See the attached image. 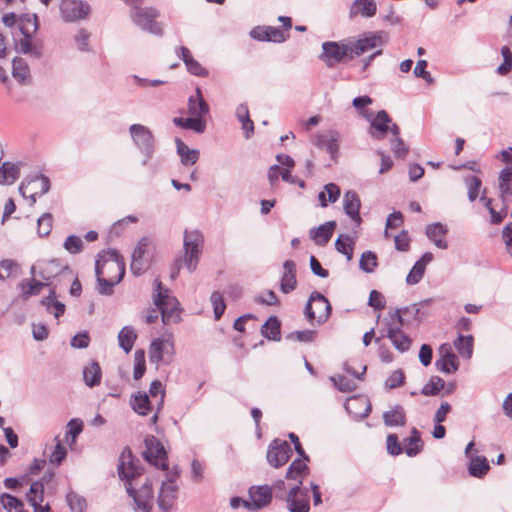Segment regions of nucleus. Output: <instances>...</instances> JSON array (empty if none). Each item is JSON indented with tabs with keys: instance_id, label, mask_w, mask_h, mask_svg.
Returning a JSON list of instances; mask_svg holds the SVG:
<instances>
[{
	"instance_id": "obj_40",
	"label": "nucleus",
	"mask_w": 512,
	"mask_h": 512,
	"mask_svg": "<svg viewBox=\"0 0 512 512\" xmlns=\"http://www.w3.org/2000/svg\"><path fill=\"white\" fill-rule=\"evenodd\" d=\"M41 304L45 306L47 312L54 314L56 318L65 312V305L56 298V286L50 289L49 295L41 300Z\"/></svg>"
},
{
	"instance_id": "obj_64",
	"label": "nucleus",
	"mask_w": 512,
	"mask_h": 512,
	"mask_svg": "<svg viewBox=\"0 0 512 512\" xmlns=\"http://www.w3.org/2000/svg\"><path fill=\"white\" fill-rule=\"evenodd\" d=\"M52 229V215L49 213L43 214L37 222V232L39 236H47Z\"/></svg>"
},
{
	"instance_id": "obj_49",
	"label": "nucleus",
	"mask_w": 512,
	"mask_h": 512,
	"mask_svg": "<svg viewBox=\"0 0 512 512\" xmlns=\"http://www.w3.org/2000/svg\"><path fill=\"white\" fill-rule=\"evenodd\" d=\"M490 469L488 460L483 456L473 457L469 464V473L473 477L482 478Z\"/></svg>"
},
{
	"instance_id": "obj_33",
	"label": "nucleus",
	"mask_w": 512,
	"mask_h": 512,
	"mask_svg": "<svg viewBox=\"0 0 512 512\" xmlns=\"http://www.w3.org/2000/svg\"><path fill=\"white\" fill-rule=\"evenodd\" d=\"M132 409L139 415L146 416L152 412L155 404L150 400L149 395L145 392H138L133 395L130 400Z\"/></svg>"
},
{
	"instance_id": "obj_48",
	"label": "nucleus",
	"mask_w": 512,
	"mask_h": 512,
	"mask_svg": "<svg viewBox=\"0 0 512 512\" xmlns=\"http://www.w3.org/2000/svg\"><path fill=\"white\" fill-rule=\"evenodd\" d=\"M383 420L386 426H403L405 424V413L400 405L386 411L383 414Z\"/></svg>"
},
{
	"instance_id": "obj_61",
	"label": "nucleus",
	"mask_w": 512,
	"mask_h": 512,
	"mask_svg": "<svg viewBox=\"0 0 512 512\" xmlns=\"http://www.w3.org/2000/svg\"><path fill=\"white\" fill-rule=\"evenodd\" d=\"M19 265L13 260H3L0 263V280L17 274Z\"/></svg>"
},
{
	"instance_id": "obj_15",
	"label": "nucleus",
	"mask_w": 512,
	"mask_h": 512,
	"mask_svg": "<svg viewBox=\"0 0 512 512\" xmlns=\"http://www.w3.org/2000/svg\"><path fill=\"white\" fill-rule=\"evenodd\" d=\"M178 485L175 479L167 477L161 482L158 496L157 505L162 512H170L176 507L178 499Z\"/></svg>"
},
{
	"instance_id": "obj_19",
	"label": "nucleus",
	"mask_w": 512,
	"mask_h": 512,
	"mask_svg": "<svg viewBox=\"0 0 512 512\" xmlns=\"http://www.w3.org/2000/svg\"><path fill=\"white\" fill-rule=\"evenodd\" d=\"M292 454V448L287 441L276 439L269 445L266 458L272 467L279 468L289 461Z\"/></svg>"
},
{
	"instance_id": "obj_13",
	"label": "nucleus",
	"mask_w": 512,
	"mask_h": 512,
	"mask_svg": "<svg viewBox=\"0 0 512 512\" xmlns=\"http://www.w3.org/2000/svg\"><path fill=\"white\" fill-rule=\"evenodd\" d=\"M361 114L370 121L371 129L370 134L375 139H382L386 136L388 131H391L393 136H397L400 133V129L397 124H392V120L386 111L381 110L375 116L370 113L366 114L365 111Z\"/></svg>"
},
{
	"instance_id": "obj_44",
	"label": "nucleus",
	"mask_w": 512,
	"mask_h": 512,
	"mask_svg": "<svg viewBox=\"0 0 512 512\" xmlns=\"http://www.w3.org/2000/svg\"><path fill=\"white\" fill-rule=\"evenodd\" d=\"M305 461L306 460L304 458L295 459L288 467L286 478L298 480L299 484H302V478L308 471V466Z\"/></svg>"
},
{
	"instance_id": "obj_56",
	"label": "nucleus",
	"mask_w": 512,
	"mask_h": 512,
	"mask_svg": "<svg viewBox=\"0 0 512 512\" xmlns=\"http://www.w3.org/2000/svg\"><path fill=\"white\" fill-rule=\"evenodd\" d=\"M336 250L344 254L347 260H351L353 256L352 240L348 235L340 236L335 242Z\"/></svg>"
},
{
	"instance_id": "obj_6",
	"label": "nucleus",
	"mask_w": 512,
	"mask_h": 512,
	"mask_svg": "<svg viewBox=\"0 0 512 512\" xmlns=\"http://www.w3.org/2000/svg\"><path fill=\"white\" fill-rule=\"evenodd\" d=\"M128 495L134 500L137 512H151L153 508V479L145 476L141 482L126 485Z\"/></svg>"
},
{
	"instance_id": "obj_10",
	"label": "nucleus",
	"mask_w": 512,
	"mask_h": 512,
	"mask_svg": "<svg viewBox=\"0 0 512 512\" xmlns=\"http://www.w3.org/2000/svg\"><path fill=\"white\" fill-rule=\"evenodd\" d=\"M304 313L311 324L317 323L320 325L329 318L331 305L325 296L314 291L310 294Z\"/></svg>"
},
{
	"instance_id": "obj_24",
	"label": "nucleus",
	"mask_w": 512,
	"mask_h": 512,
	"mask_svg": "<svg viewBox=\"0 0 512 512\" xmlns=\"http://www.w3.org/2000/svg\"><path fill=\"white\" fill-rule=\"evenodd\" d=\"M250 36L257 41L282 43L286 40L284 33L272 26H257L250 31Z\"/></svg>"
},
{
	"instance_id": "obj_53",
	"label": "nucleus",
	"mask_w": 512,
	"mask_h": 512,
	"mask_svg": "<svg viewBox=\"0 0 512 512\" xmlns=\"http://www.w3.org/2000/svg\"><path fill=\"white\" fill-rule=\"evenodd\" d=\"M66 500L72 512H85L87 509L86 499L75 492L68 493Z\"/></svg>"
},
{
	"instance_id": "obj_39",
	"label": "nucleus",
	"mask_w": 512,
	"mask_h": 512,
	"mask_svg": "<svg viewBox=\"0 0 512 512\" xmlns=\"http://www.w3.org/2000/svg\"><path fill=\"white\" fill-rule=\"evenodd\" d=\"M177 154L180 156L181 163L184 166L194 165L199 159V151L190 149L182 140L176 139Z\"/></svg>"
},
{
	"instance_id": "obj_25",
	"label": "nucleus",
	"mask_w": 512,
	"mask_h": 512,
	"mask_svg": "<svg viewBox=\"0 0 512 512\" xmlns=\"http://www.w3.org/2000/svg\"><path fill=\"white\" fill-rule=\"evenodd\" d=\"M377 13V4L375 0H354L349 9L351 19L361 16L363 18H372Z\"/></svg>"
},
{
	"instance_id": "obj_47",
	"label": "nucleus",
	"mask_w": 512,
	"mask_h": 512,
	"mask_svg": "<svg viewBox=\"0 0 512 512\" xmlns=\"http://www.w3.org/2000/svg\"><path fill=\"white\" fill-rule=\"evenodd\" d=\"M453 346L456 348L461 357L470 359L473 354V337L471 335H459L454 341Z\"/></svg>"
},
{
	"instance_id": "obj_41",
	"label": "nucleus",
	"mask_w": 512,
	"mask_h": 512,
	"mask_svg": "<svg viewBox=\"0 0 512 512\" xmlns=\"http://www.w3.org/2000/svg\"><path fill=\"white\" fill-rule=\"evenodd\" d=\"M173 123L181 128L192 130L196 133H203L206 129V121L204 118L191 116L188 118L176 117Z\"/></svg>"
},
{
	"instance_id": "obj_2",
	"label": "nucleus",
	"mask_w": 512,
	"mask_h": 512,
	"mask_svg": "<svg viewBox=\"0 0 512 512\" xmlns=\"http://www.w3.org/2000/svg\"><path fill=\"white\" fill-rule=\"evenodd\" d=\"M20 38L14 37L15 49L18 53L39 59L43 55V44L35 39L38 30L37 16L24 14L19 20Z\"/></svg>"
},
{
	"instance_id": "obj_37",
	"label": "nucleus",
	"mask_w": 512,
	"mask_h": 512,
	"mask_svg": "<svg viewBox=\"0 0 512 512\" xmlns=\"http://www.w3.org/2000/svg\"><path fill=\"white\" fill-rule=\"evenodd\" d=\"M335 227V222L330 221L325 224L320 225L317 228H313L310 230V238L317 244V245H325L330 240L333 230Z\"/></svg>"
},
{
	"instance_id": "obj_52",
	"label": "nucleus",
	"mask_w": 512,
	"mask_h": 512,
	"mask_svg": "<svg viewBox=\"0 0 512 512\" xmlns=\"http://www.w3.org/2000/svg\"><path fill=\"white\" fill-rule=\"evenodd\" d=\"M444 388H445V381L438 376H433L423 386L421 393L425 396H433V395H437Z\"/></svg>"
},
{
	"instance_id": "obj_51",
	"label": "nucleus",
	"mask_w": 512,
	"mask_h": 512,
	"mask_svg": "<svg viewBox=\"0 0 512 512\" xmlns=\"http://www.w3.org/2000/svg\"><path fill=\"white\" fill-rule=\"evenodd\" d=\"M422 449L420 434L416 428L412 429L411 436L405 444V453L412 457L417 455Z\"/></svg>"
},
{
	"instance_id": "obj_31",
	"label": "nucleus",
	"mask_w": 512,
	"mask_h": 512,
	"mask_svg": "<svg viewBox=\"0 0 512 512\" xmlns=\"http://www.w3.org/2000/svg\"><path fill=\"white\" fill-rule=\"evenodd\" d=\"M53 444L46 446L44 455L51 464L60 465L67 455V449L62 445L58 436L53 439Z\"/></svg>"
},
{
	"instance_id": "obj_18",
	"label": "nucleus",
	"mask_w": 512,
	"mask_h": 512,
	"mask_svg": "<svg viewBox=\"0 0 512 512\" xmlns=\"http://www.w3.org/2000/svg\"><path fill=\"white\" fill-rule=\"evenodd\" d=\"M118 474L120 478L124 481L125 486L128 483L141 482V479L144 478L141 469L135 465L134 459L129 450L127 451V453L126 451H123L122 454L120 455L118 464Z\"/></svg>"
},
{
	"instance_id": "obj_12",
	"label": "nucleus",
	"mask_w": 512,
	"mask_h": 512,
	"mask_svg": "<svg viewBox=\"0 0 512 512\" xmlns=\"http://www.w3.org/2000/svg\"><path fill=\"white\" fill-rule=\"evenodd\" d=\"M158 16V11L153 8L139 7L131 10V19L135 25L140 27L143 31L156 36H162V26L156 21Z\"/></svg>"
},
{
	"instance_id": "obj_42",
	"label": "nucleus",
	"mask_w": 512,
	"mask_h": 512,
	"mask_svg": "<svg viewBox=\"0 0 512 512\" xmlns=\"http://www.w3.org/2000/svg\"><path fill=\"white\" fill-rule=\"evenodd\" d=\"M137 339V333L132 326H124L118 334L119 346L125 353H129Z\"/></svg>"
},
{
	"instance_id": "obj_46",
	"label": "nucleus",
	"mask_w": 512,
	"mask_h": 512,
	"mask_svg": "<svg viewBox=\"0 0 512 512\" xmlns=\"http://www.w3.org/2000/svg\"><path fill=\"white\" fill-rule=\"evenodd\" d=\"M262 335L273 341H279L281 337L280 322L276 316H271L262 326Z\"/></svg>"
},
{
	"instance_id": "obj_21",
	"label": "nucleus",
	"mask_w": 512,
	"mask_h": 512,
	"mask_svg": "<svg viewBox=\"0 0 512 512\" xmlns=\"http://www.w3.org/2000/svg\"><path fill=\"white\" fill-rule=\"evenodd\" d=\"M436 368L446 374H452L459 368L458 358L453 352V346L444 343L439 347L438 359L435 362Z\"/></svg>"
},
{
	"instance_id": "obj_22",
	"label": "nucleus",
	"mask_w": 512,
	"mask_h": 512,
	"mask_svg": "<svg viewBox=\"0 0 512 512\" xmlns=\"http://www.w3.org/2000/svg\"><path fill=\"white\" fill-rule=\"evenodd\" d=\"M287 509L290 512H309L310 496L307 489L300 486L292 487L286 497Z\"/></svg>"
},
{
	"instance_id": "obj_11",
	"label": "nucleus",
	"mask_w": 512,
	"mask_h": 512,
	"mask_svg": "<svg viewBox=\"0 0 512 512\" xmlns=\"http://www.w3.org/2000/svg\"><path fill=\"white\" fill-rule=\"evenodd\" d=\"M387 41V34L383 31L368 32L359 39H348L351 49V58L353 59L369 50L382 47Z\"/></svg>"
},
{
	"instance_id": "obj_55",
	"label": "nucleus",
	"mask_w": 512,
	"mask_h": 512,
	"mask_svg": "<svg viewBox=\"0 0 512 512\" xmlns=\"http://www.w3.org/2000/svg\"><path fill=\"white\" fill-rule=\"evenodd\" d=\"M377 256L372 251H366L361 255L359 266L366 273H372L377 267Z\"/></svg>"
},
{
	"instance_id": "obj_17",
	"label": "nucleus",
	"mask_w": 512,
	"mask_h": 512,
	"mask_svg": "<svg viewBox=\"0 0 512 512\" xmlns=\"http://www.w3.org/2000/svg\"><path fill=\"white\" fill-rule=\"evenodd\" d=\"M146 450L143 455L147 462L154 466L166 470L168 468L167 454L164 446L154 436L145 439Z\"/></svg>"
},
{
	"instance_id": "obj_3",
	"label": "nucleus",
	"mask_w": 512,
	"mask_h": 512,
	"mask_svg": "<svg viewBox=\"0 0 512 512\" xmlns=\"http://www.w3.org/2000/svg\"><path fill=\"white\" fill-rule=\"evenodd\" d=\"M153 303L161 313L165 325L175 324L181 320V308L177 298L170 289L165 288L159 279L153 282Z\"/></svg>"
},
{
	"instance_id": "obj_8",
	"label": "nucleus",
	"mask_w": 512,
	"mask_h": 512,
	"mask_svg": "<svg viewBox=\"0 0 512 512\" xmlns=\"http://www.w3.org/2000/svg\"><path fill=\"white\" fill-rule=\"evenodd\" d=\"M149 359L151 363L169 365L175 355L174 338L171 333L152 340L149 346Z\"/></svg>"
},
{
	"instance_id": "obj_50",
	"label": "nucleus",
	"mask_w": 512,
	"mask_h": 512,
	"mask_svg": "<svg viewBox=\"0 0 512 512\" xmlns=\"http://www.w3.org/2000/svg\"><path fill=\"white\" fill-rule=\"evenodd\" d=\"M330 381L334 386L343 393H349L357 388L355 379H350L344 375H334L330 377Z\"/></svg>"
},
{
	"instance_id": "obj_20",
	"label": "nucleus",
	"mask_w": 512,
	"mask_h": 512,
	"mask_svg": "<svg viewBox=\"0 0 512 512\" xmlns=\"http://www.w3.org/2000/svg\"><path fill=\"white\" fill-rule=\"evenodd\" d=\"M89 12V5L81 0H62L60 4V13L62 19L66 22L84 19Z\"/></svg>"
},
{
	"instance_id": "obj_32",
	"label": "nucleus",
	"mask_w": 512,
	"mask_h": 512,
	"mask_svg": "<svg viewBox=\"0 0 512 512\" xmlns=\"http://www.w3.org/2000/svg\"><path fill=\"white\" fill-rule=\"evenodd\" d=\"M338 141L339 133L336 131H328L316 137L315 145L325 148L332 157H335L339 149Z\"/></svg>"
},
{
	"instance_id": "obj_59",
	"label": "nucleus",
	"mask_w": 512,
	"mask_h": 512,
	"mask_svg": "<svg viewBox=\"0 0 512 512\" xmlns=\"http://www.w3.org/2000/svg\"><path fill=\"white\" fill-rule=\"evenodd\" d=\"M316 337L314 330L293 331L286 336L287 340L298 341L304 343L312 342Z\"/></svg>"
},
{
	"instance_id": "obj_60",
	"label": "nucleus",
	"mask_w": 512,
	"mask_h": 512,
	"mask_svg": "<svg viewBox=\"0 0 512 512\" xmlns=\"http://www.w3.org/2000/svg\"><path fill=\"white\" fill-rule=\"evenodd\" d=\"M501 54L503 56V63L497 68V72L500 75H506L512 69V52L509 46H503L501 48Z\"/></svg>"
},
{
	"instance_id": "obj_16",
	"label": "nucleus",
	"mask_w": 512,
	"mask_h": 512,
	"mask_svg": "<svg viewBox=\"0 0 512 512\" xmlns=\"http://www.w3.org/2000/svg\"><path fill=\"white\" fill-rule=\"evenodd\" d=\"M49 188L50 181L48 177L36 175L30 180L22 182L19 192L24 198L30 199V204L33 205L36 202V197L47 193Z\"/></svg>"
},
{
	"instance_id": "obj_63",
	"label": "nucleus",
	"mask_w": 512,
	"mask_h": 512,
	"mask_svg": "<svg viewBox=\"0 0 512 512\" xmlns=\"http://www.w3.org/2000/svg\"><path fill=\"white\" fill-rule=\"evenodd\" d=\"M0 501L5 510H8V511H12L13 509H15L16 511L23 510L22 509L23 503L18 498L14 497L10 494L3 493L0 497Z\"/></svg>"
},
{
	"instance_id": "obj_62",
	"label": "nucleus",
	"mask_w": 512,
	"mask_h": 512,
	"mask_svg": "<svg viewBox=\"0 0 512 512\" xmlns=\"http://www.w3.org/2000/svg\"><path fill=\"white\" fill-rule=\"evenodd\" d=\"M465 183L468 188V198L470 201H475L479 195V190L481 187V180L475 176H469L465 179Z\"/></svg>"
},
{
	"instance_id": "obj_45",
	"label": "nucleus",
	"mask_w": 512,
	"mask_h": 512,
	"mask_svg": "<svg viewBox=\"0 0 512 512\" xmlns=\"http://www.w3.org/2000/svg\"><path fill=\"white\" fill-rule=\"evenodd\" d=\"M340 197V188L334 183H328L324 186L323 191L318 195V200L322 207H326L329 203H335Z\"/></svg>"
},
{
	"instance_id": "obj_9",
	"label": "nucleus",
	"mask_w": 512,
	"mask_h": 512,
	"mask_svg": "<svg viewBox=\"0 0 512 512\" xmlns=\"http://www.w3.org/2000/svg\"><path fill=\"white\" fill-rule=\"evenodd\" d=\"M129 134L133 143L144 155L142 165L146 166L155 151V138L152 131L145 125L132 124L129 127Z\"/></svg>"
},
{
	"instance_id": "obj_1",
	"label": "nucleus",
	"mask_w": 512,
	"mask_h": 512,
	"mask_svg": "<svg viewBox=\"0 0 512 512\" xmlns=\"http://www.w3.org/2000/svg\"><path fill=\"white\" fill-rule=\"evenodd\" d=\"M95 273L98 282V292L102 295L112 294L125 274V262L117 250L108 249L98 254Z\"/></svg>"
},
{
	"instance_id": "obj_27",
	"label": "nucleus",
	"mask_w": 512,
	"mask_h": 512,
	"mask_svg": "<svg viewBox=\"0 0 512 512\" xmlns=\"http://www.w3.org/2000/svg\"><path fill=\"white\" fill-rule=\"evenodd\" d=\"M361 207V202L358 194L349 190L344 194L343 197V208L345 213L355 222L359 223L361 218L359 214V210Z\"/></svg>"
},
{
	"instance_id": "obj_26",
	"label": "nucleus",
	"mask_w": 512,
	"mask_h": 512,
	"mask_svg": "<svg viewBox=\"0 0 512 512\" xmlns=\"http://www.w3.org/2000/svg\"><path fill=\"white\" fill-rule=\"evenodd\" d=\"M297 287L296 265L292 260L283 263V274L280 280V290L284 294L294 291Z\"/></svg>"
},
{
	"instance_id": "obj_58",
	"label": "nucleus",
	"mask_w": 512,
	"mask_h": 512,
	"mask_svg": "<svg viewBox=\"0 0 512 512\" xmlns=\"http://www.w3.org/2000/svg\"><path fill=\"white\" fill-rule=\"evenodd\" d=\"M146 371L145 365V353L143 350H137L134 354V372L133 376L135 380H139L143 377Z\"/></svg>"
},
{
	"instance_id": "obj_23",
	"label": "nucleus",
	"mask_w": 512,
	"mask_h": 512,
	"mask_svg": "<svg viewBox=\"0 0 512 512\" xmlns=\"http://www.w3.org/2000/svg\"><path fill=\"white\" fill-rule=\"evenodd\" d=\"M249 497L251 502L243 501V504L248 509H260L267 506L271 501V489L269 486L252 487L249 490Z\"/></svg>"
},
{
	"instance_id": "obj_57",
	"label": "nucleus",
	"mask_w": 512,
	"mask_h": 512,
	"mask_svg": "<svg viewBox=\"0 0 512 512\" xmlns=\"http://www.w3.org/2000/svg\"><path fill=\"white\" fill-rule=\"evenodd\" d=\"M210 301L213 306L214 317L216 320H219L226 309V304L222 294L218 291H214L211 294Z\"/></svg>"
},
{
	"instance_id": "obj_4",
	"label": "nucleus",
	"mask_w": 512,
	"mask_h": 512,
	"mask_svg": "<svg viewBox=\"0 0 512 512\" xmlns=\"http://www.w3.org/2000/svg\"><path fill=\"white\" fill-rule=\"evenodd\" d=\"M384 324L386 334L376 338V342H379L382 337H387L399 352H407L411 347L412 340L402 331L404 319L400 310L389 312V316L384 319Z\"/></svg>"
},
{
	"instance_id": "obj_28",
	"label": "nucleus",
	"mask_w": 512,
	"mask_h": 512,
	"mask_svg": "<svg viewBox=\"0 0 512 512\" xmlns=\"http://www.w3.org/2000/svg\"><path fill=\"white\" fill-rule=\"evenodd\" d=\"M345 409L354 417L362 418L368 416L371 407L369 400L365 397H351L345 404Z\"/></svg>"
},
{
	"instance_id": "obj_38",
	"label": "nucleus",
	"mask_w": 512,
	"mask_h": 512,
	"mask_svg": "<svg viewBox=\"0 0 512 512\" xmlns=\"http://www.w3.org/2000/svg\"><path fill=\"white\" fill-rule=\"evenodd\" d=\"M21 163L4 162L0 167V184L11 185L20 177Z\"/></svg>"
},
{
	"instance_id": "obj_43",
	"label": "nucleus",
	"mask_w": 512,
	"mask_h": 512,
	"mask_svg": "<svg viewBox=\"0 0 512 512\" xmlns=\"http://www.w3.org/2000/svg\"><path fill=\"white\" fill-rule=\"evenodd\" d=\"M101 368L97 362L89 363L83 370V379L87 386L94 387L101 382Z\"/></svg>"
},
{
	"instance_id": "obj_7",
	"label": "nucleus",
	"mask_w": 512,
	"mask_h": 512,
	"mask_svg": "<svg viewBox=\"0 0 512 512\" xmlns=\"http://www.w3.org/2000/svg\"><path fill=\"white\" fill-rule=\"evenodd\" d=\"M203 242V235L199 231H185L183 239L184 255L179 260H182V264L190 273L197 269L202 254Z\"/></svg>"
},
{
	"instance_id": "obj_54",
	"label": "nucleus",
	"mask_w": 512,
	"mask_h": 512,
	"mask_svg": "<svg viewBox=\"0 0 512 512\" xmlns=\"http://www.w3.org/2000/svg\"><path fill=\"white\" fill-rule=\"evenodd\" d=\"M27 501L32 505L36 502L44 500V485L42 482L35 481L30 485V489L26 495Z\"/></svg>"
},
{
	"instance_id": "obj_30",
	"label": "nucleus",
	"mask_w": 512,
	"mask_h": 512,
	"mask_svg": "<svg viewBox=\"0 0 512 512\" xmlns=\"http://www.w3.org/2000/svg\"><path fill=\"white\" fill-rule=\"evenodd\" d=\"M164 397L165 390L162 383L158 380H155L151 383L149 388V398L155 404L156 411L153 414L151 421L152 423H156L158 420V414L163 408L164 405Z\"/></svg>"
},
{
	"instance_id": "obj_5",
	"label": "nucleus",
	"mask_w": 512,
	"mask_h": 512,
	"mask_svg": "<svg viewBox=\"0 0 512 512\" xmlns=\"http://www.w3.org/2000/svg\"><path fill=\"white\" fill-rule=\"evenodd\" d=\"M30 273L32 276L38 275L44 283H47V287L53 285L54 279L61 278L71 281L73 277V272L68 265L56 259L37 261L31 266Z\"/></svg>"
},
{
	"instance_id": "obj_29",
	"label": "nucleus",
	"mask_w": 512,
	"mask_h": 512,
	"mask_svg": "<svg viewBox=\"0 0 512 512\" xmlns=\"http://www.w3.org/2000/svg\"><path fill=\"white\" fill-rule=\"evenodd\" d=\"M209 112V106L204 100L200 88H197L195 95L188 99V113L190 116L203 118Z\"/></svg>"
},
{
	"instance_id": "obj_36",
	"label": "nucleus",
	"mask_w": 512,
	"mask_h": 512,
	"mask_svg": "<svg viewBox=\"0 0 512 512\" xmlns=\"http://www.w3.org/2000/svg\"><path fill=\"white\" fill-rule=\"evenodd\" d=\"M47 283H44L42 280L35 279V276L31 279L22 280L19 284V288L21 290V298L23 300L29 299L31 296H36L41 293Z\"/></svg>"
},
{
	"instance_id": "obj_14",
	"label": "nucleus",
	"mask_w": 512,
	"mask_h": 512,
	"mask_svg": "<svg viewBox=\"0 0 512 512\" xmlns=\"http://www.w3.org/2000/svg\"><path fill=\"white\" fill-rule=\"evenodd\" d=\"M322 50L321 59L328 67H332L335 63L345 61L346 59H352L348 39L341 42H325L322 45Z\"/></svg>"
},
{
	"instance_id": "obj_35",
	"label": "nucleus",
	"mask_w": 512,
	"mask_h": 512,
	"mask_svg": "<svg viewBox=\"0 0 512 512\" xmlns=\"http://www.w3.org/2000/svg\"><path fill=\"white\" fill-rule=\"evenodd\" d=\"M12 76L20 84L31 82L30 68L23 58L16 57L12 61Z\"/></svg>"
},
{
	"instance_id": "obj_34",
	"label": "nucleus",
	"mask_w": 512,
	"mask_h": 512,
	"mask_svg": "<svg viewBox=\"0 0 512 512\" xmlns=\"http://www.w3.org/2000/svg\"><path fill=\"white\" fill-rule=\"evenodd\" d=\"M447 234V228L441 223L430 224L426 227L427 237L440 249L448 247L447 241L444 239Z\"/></svg>"
}]
</instances>
